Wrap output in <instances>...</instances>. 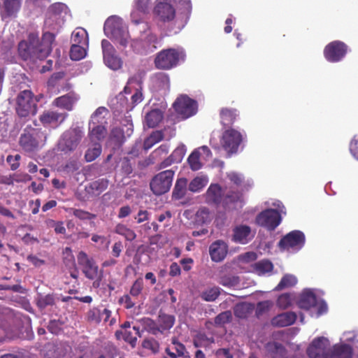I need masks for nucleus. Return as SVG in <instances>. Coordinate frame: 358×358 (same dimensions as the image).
Masks as SVG:
<instances>
[{"label":"nucleus","mask_w":358,"mask_h":358,"mask_svg":"<svg viewBox=\"0 0 358 358\" xmlns=\"http://www.w3.org/2000/svg\"><path fill=\"white\" fill-rule=\"evenodd\" d=\"M191 10L190 0H157L153 12L159 21L171 24L177 33L186 24Z\"/></svg>","instance_id":"nucleus-1"},{"label":"nucleus","mask_w":358,"mask_h":358,"mask_svg":"<svg viewBox=\"0 0 358 358\" xmlns=\"http://www.w3.org/2000/svg\"><path fill=\"white\" fill-rule=\"evenodd\" d=\"M105 34L118 43L122 47H127L129 43V34L123 24L122 20L117 16H110L105 22L103 26Z\"/></svg>","instance_id":"nucleus-2"},{"label":"nucleus","mask_w":358,"mask_h":358,"mask_svg":"<svg viewBox=\"0 0 358 358\" xmlns=\"http://www.w3.org/2000/svg\"><path fill=\"white\" fill-rule=\"evenodd\" d=\"M185 53L181 48H167L159 52L154 60L155 66L160 70H170L184 61Z\"/></svg>","instance_id":"nucleus-3"},{"label":"nucleus","mask_w":358,"mask_h":358,"mask_svg":"<svg viewBox=\"0 0 358 358\" xmlns=\"http://www.w3.org/2000/svg\"><path fill=\"white\" fill-rule=\"evenodd\" d=\"M244 140L243 134L232 128L226 129L222 134L220 144L229 155L236 154Z\"/></svg>","instance_id":"nucleus-4"},{"label":"nucleus","mask_w":358,"mask_h":358,"mask_svg":"<svg viewBox=\"0 0 358 358\" xmlns=\"http://www.w3.org/2000/svg\"><path fill=\"white\" fill-rule=\"evenodd\" d=\"M176 170L171 169L159 172L150 182V187L154 194L159 196L168 192L172 185Z\"/></svg>","instance_id":"nucleus-5"},{"label":"nucleus","mask_w":358,"mask_h":358,"mask_svg":"<svg viewBox=\"0 0 358 358\" xmlns=\"http://www.w3.org/2000/svg\"><path fill=\"white\" fill-rule=\"evenodd\" d=\"M41 132L32 127H27L19 138V145L25 152L33 153L40 148Z\"/></svg>","instance_id":"nucleus-6"},{"label":"nucleus","mask_w":358,"mask_h":358,"mask_svg":"<svg viewBox=\"0 0 358 358\" xmlns=\"http://www.w3.org/2000/svg\"><path fill=\"white\" fill-rule=\"evenodd\" d=\"M16 111L22 117H27L29 114L35 115L36 113L37 105L31 91L24 90L19 94L17 98Z\"/></svg>","instance_id":"nucleus-7"},{"label":"nucleus","mask_w":358,"mask_h":358,"mask_svg":"<svg viewBox=\"0 0 358 358\" xmlns=\"http://www.w3.org/2000/svg\"><path fill=\"white\" fill-rule=\"evenodd\" d=\"M304 234L299 230H294L284 236L278 242V247L281 250L298 251L305 244Z\"/></svg>","instance_id":"nucleus-8"},{"label":"nucleus","mask_w":358,"mask_h":358,"mask_svg":"<svg viewBox=\"0 0 358 358\" xmlns=\"http://www.w3.org/2000/svg\"><path fill=\"white\" fill-rule=\"evenodd\" d=\"M173 107L176 112L181 115L183 119H187L196 114L197 103L187 95H182L177 98L173 104Z\"/></svg>","instance_id":"nucleus-9"},{"label":"nucleus","mask_w":358,"mask_h":358,"mask_svg":"<svg viewBox=\"0 0 358 358\" xmlns=\"http://www.w3.org/2000/svg\"><path fill=\"white\" fill-rule=\"evenodd\" d=\"M348 52V45L340 41H334L327 44L324 49V56L329 62L341 61Z\"/></svg>","instance_id":"nucleus-10"},{"label":"nucleus","mask_w":358,"mask_h":358,"mask_svg":"<svg viewBox=\"0 0 358 358\" xmlns=\"http://www.w3.org/2000/svg\"><path fill=\"white\" fill-rule=\"evenodd\" d=\"M281 222V216L278 211L268 208L257 215L256 222L258 225L264 227L270 231L274 230Z\"/></svg>","instance_id":"nucleus-11"},{"label":"nucleus","mask_w":358,"mask_h":358,"mask_svg":"<svg viewBox=\"0 0 358 358\" xmlns=\"http://www.w3.org/2000/svg\"><path fill=\"white\" fill-rule=\"evenodd\" d=\"M67 6L62 3H55L48 9L45 24L51 29L56 25H60L63 22L62 14L66 13Z\"/></svg>","instance_id":"nucleus-12"},{"label":"nucleus","mask_w":358,"mask_h":358,"mask_svg":"<svg viewBox=\"0 0 358 358\" xmlns=\"http://www.w3.org/2000/svg\"><path fill=\"white\" fill-rule=\"evenodd\" d=\"M329 341L324 337L315 338L307 349L310 358H328Z\"/></svg>","instance_id":"nucleus-13"},{"label":"nucleus","mask_w":358,"mask_h":358,"mask_svg":"<svg viewBox=\"0 0 358 358\" xmlns=\"http://www.w3.org/2000/svg\"><path fill=\"white\" fill-rule=\"evenodd\" d=\"M78 262L82 267L85 277L90 280L96 278L99 275V266L94 259L90 257L86 252L80 251L78 255Z\"/></svg>","instance_id":"nucleus-14"},{"label":"nucleus","mask_w":358,"mask_h":358,"mask_svg":"<svg viewBox=\"0 0 358 358\" xmlns=\"http://www.w3.org/2000/svg\"><path fill=\"white\" fill-rule=\"evenodd\" d=\"M111 314V311L107 308L101 310L99 307H93L87 312L86 320L90 323L98 324L101 322L102 317H104L103 322H108L110 325H113L115 324V320L114 318L110 320Z\"/></svg>","instance_id":"nucleus-15"},{"label":"nucleus","mask_w":358,"mask_h":358,"mask_svg":"<svg viewBox=\"0 0 358 358\" xmlns=\"http://www.w3.org/2000/svg\"><path fill=\"white\" fill-rule=\"evenodd\" d=\"M82 137V131L77 128L66 131L62 136L63 150L73 151L76 150Z\"/></svg>","instance_id":"nucleus-16"},{"label":"nucleus","mask_w":358,"mask_h":358,"mask_svg":"<svg viewBox=\"0 0 358 358\" xmlns=\"http://www.w3.org/2000/svg\"><path fill=\"white\" fill-rule=\"evenodd\" d=\"M68 117L66 113H59L54 110H45L39 117L40 122L43 126L56 127L61 124Z\"/></svg>","instance_id":"nucleus-17"},{"label":"nucleus","mask_w":358,"mask_h":358,"mask_svg":"<svg viewBox=\"0 0 358 358\" xmlns=\"http://www.w3.org/2000/svg\"><path fill=\"white\" fill-rule=\"evenodd\" d=\"M228 253V245L222 240H217L211 243L209 247V254L214 262L223 261Z\"/></svg>","instance_id":"nucleus-18"},{"label":"nucleus","mask_w":358,"mask_h":358,"mask_svg":"<svg viewBox=\"0 0 358 358\" xmlns=\"http://www.w3.org/2000/svg\"><path fill=\"white\" fill-rule=\"evenodd\" d=\"M243 201V192L233 187H225L224 189L222 206L225 208H229L231 205Z\"/></svg>","instance_id":"nucleus-19"},{"label":"nucleus","mask_w":358,"mask_h":358,"mask_svg":"<svg viewBox=\"0 0 358 358\" xmlns=\"http://www.w3.org/2000/svg\"><path fill=\"white\" fill-rule=\"evenodd\" d=\"M224 189L217 183L211 184L205 194L206 201L208 204L222 205Z\"/></svg>","instance_id":"nucleus-20"},{"label":"nucleus","mask_w":358,"mask_h":358,"mask_svg":"<svg viewBox=\"0 0 358 358\" xmlns=\"http://www.w3.org/2000/svg\"><path fill=\"white\" fill-rule=\"evenodd\" d=\"M251 234H252L250 227L240 224L235 227L233 229L232 241L241 244H246L253 237Z\"/></svg>","instance_id":"nucleus-21"},{"label":"nucleus","mask_w":358,"mask_h":358,"mask_svg":"<svg viewBox=\"0 0 358 358\" xmlns=\"http://www.w3.org/2000/svg\"><path fill=\"white\" fill-rule=\"evenodd\" d=\"M137 336L140 335V328L134 326L131 329L117 330L115 331V337L117 340H124L132 347H135L137 341Z\"/></svg>","instance_id":"nucleus-22"},{"label":"nucleus","mask_w":358,"mask_h":358,"mask_svg":"<svg viewBox=\"0 0 358 358\" xmlns=\"http://www.w3.org/2000/svg\"><path fill=\"white\" fill-rule=\"evenodd\" d=\"M296 318L295 313L289 311L277 315L272 318L271 323L273 327H285L293 324Z\"/></svg>","instance_id":"nucleus-23"},{"label":"nucleus","mask_w":358,"mask_h":358,"mask_svg":"<svg viewBox=\"0 0 358 358\" xmlns=\"http://www.w3.org/2000/svg\"><path fill=\"white\" fill-rule=\"evenodd\" d=\"M22 0H0L2 17L15 15L21 7Z\"/></svg>","instance_id":"nucleus-24"},{"label":"nucleus","mask_w":358,"mask_h":358,"mask_svg":"<svg viewBox=\"0 0 358 358\" xmlns=\"http://www.w3.org/2000/svg\"><path fill=\"white\" fill-rule=\"evenodd\" d=\"M238 112L235 108H222L220 111V123L224 127H231L236 122Z\"/></svg>","instance_id":"nucleus-25"},{"label":"nucleus","mask_w":358,"mask_h":358,"mask_svg":"<svg viewBox=\"0 0 358 358\" xmlns=\"http://www.w3.org/2000/svg\"><path fill=\"white\" fill-rule=\"evenodd\" d=\"M77 100L78 97L76 94L73 92H70L56 98L53 101V105L57 107L64 108L68 111H71L73 110V105Z\"/></svg>","instance_id":"nucleus-26"},{"label":"nucleus","mask_w":358,"mask_h":358,"mask_svg":"<svg viewBox=\"0 0 358 358\" xmlns=\"http://www.w3.org/2000/svg\"><path fill=\"white\" fill-rule=\"evenodd\" d=\"M297 304L301 309L309 310L317 306L316 295L310 290H306L301 294Z\"/></svg>","instance_id":"nucleus-27"},{"label":"nucleus","mask_w":358,"mask_h":358,"mask_svg":"<svg viewBox=\"0 0 358 358\" xmlns=\"http://www.w3.org/2000/svg\"><path fill=\"white\" fill-rule=\"evenodd\" d=\"M90 133L89 136L92 142L99 141L103 139L106 135L107 130L104 124H92L90 122L89 124Z\"/></svg>","instance_id":"nucleus-28"},{"label":"nucleus","mask_w":358,"mask_h":358,"mask_svg":"<svg viewBox=\"0 0 358 358\" xmlns=\"http://www.w3.org/2000/svg\"><path fill=\"white\" fill-rule=\"evenodd\" d=\"M265 349L271 358H283L287 352L285 348L278 342L268 343Z\"/></svg>","instance_id":"nucleus-29"},{"label":"nucleus","mask_w":358,"mask_h":358,"mask_svg":"<svg viewBox=\"0 0 358 358\" xmlns=\"http://www.w3.org/2000/svg\"><path fill=\"white\" fill-rule=\"evenodd\" d=\"M51 51L52 48L48 46L43 45V44L41 43L34 49L31 48L30 46H27V52L23 53L22 57L27 58L28 55L33 54V57L39 59H43L50 55Z\"/></svg>","instance_id":"nucleus-30"},{"label":"nucleus","mask_w":358,"mask_h":358,"mask_svg":"<svg viewBox=\"0 0 358 358\" xmlns=\"http://www.w3.org/2000/svg\"><path fill=\"white\" fill-rule=\"evenodd\" d=\"M108 186V180L105 178H101L93 181L86 187L87 192L95 196H99L105 191Z\"/></svg>","instance_id":"nucleus-31"},{"label":"nucleus","mask_w":358,"mask_h":358,"mask_svg":"<svg viewBox=\"0 0 358 358\" xmlns=\"http://www.w3.org/2000/svg\"><path fill=\"white\" fill-rule=\"evenodd\" d=\"M329 358H352V348L347 344L335 345Z\"/></svg>","instance_id":"nucleus-32"},{"label":"nucleus","mask_w":358,"mask_h":358,"mask_svg":"<svg viewBox=\"0 0 358 358\" xmlns=\"http://www.w3.org/2000/svg\"><path fill=\"white\" fill-rule=\"evenodd\" d=\"M163 119V114L159 109H154L147 113L145 120L149 128L156 127Z\"/></svg>","instance_id":"nucleus-33"},{"label":"nucleus","mask_w":358,"mask_h":358,"mask_svg":"<svg viewBox=\"0 0 358 358\" xmlns=\"http://www.w3.org/2000/svg\"><path fill=\"white\" fill-rule=\"evenodd\" d=\"M187 180L185 178H181L176 180L173 191V197L176 199L183 198L186 194Z\"/></svg>","instance_id":"nucleus-34"},{"label":"nucleus","mask_w":358,"mask_h":358,"mask_svg":"<svg viewBox=\"0 0 358 358\" xmlns=\"http://www.w3.org/2000/svg\"><path fill=\"white\" fill-rule=\"evenodd\" d=\"M114 232L124 236L128 241H132L136 238V234L134 231L129 229L124 224H117L114 229Z\"/></svg>","instance_id":"nucleus-35"},{"label":"nucleus","mask_w":358,"mask_h":358,"mask_svg":"<svg viewBox=\"0 0 358 358\" xmlns=\"http://www.w3.org/2000/svg\"><path fill=\"white\" fill-rule=\"evenodd\" d=\"M172 344L174 346V350L176 352H173L169 348H166L165 352L171 358H177L178 357H185V352L186 351V348L185 345L178 342V341L173 338L172 339Z\"/></svg>","instance_id":"nucleus-36"},{"label":"nucleus","mask_w":358,"mask_h":358,"mask_svg":"<svg viewBox=\"0 0 358 358\" xmlns=\"http://www.w3.org/2000/svg\"><path fill=\"white\" fill-rule=\"evenodd\" d=\"M158 323L162 332L169 330L175 323V317L172 315L160 313L158 317Z\"/></svg>","instance_id":"nucleus-37"},{"label":"nucleus","mask_w":358,"mask_h":358,"mask_svg":"<svg viewBox=\"0 0 358 358\" xmlns=\"http://www.w3.org/2000/svg\"><path fill=\"white\" fill-rule=\"evenodd\" d=\"M164 138V134L162 131H155L145 139L143 142V148L146 150L150 149L154 145L160 142Z\"/></svg>","instance_id":"nucleus-38"},{"label":"nucleus","mask_w":358,"mask_h":358,"mask_svg":"<svg viewBox=\"0 0 358 358\" xmlns=\"http://www.w3.org/2000/svg\"><path fill=\"white\" fill-rule=\"evenodd\" d=\"M88 45L72 44L70 50V58L74 61L83 59L87 54L86 48Z\"/></svg>","instance_id":"nucleus-39"},{"label":"nucleus","mask_w":358,"mask_h":358,"mask_svg":"<svg viewBox=\"0 0 358 358\" xmlns=\"http://www.w3.org/2000/svg\"><path fill=\"white\" fill-rule=\"evenodd\" d=\"M208 182L207 176H196L189 182L188 189L192 192H199L207 185Z\"/></svg>","instance_id":"nucleus-40"},{"label":"nucleus","mask_w":358,"mask_h":358,"mask_svg":"<svg viewBox=\"0 0 358 358\" xmlns=\"http://www.w3.org/2000/svg\"><path fill=\"white\" fill-rule=\"evenodd\" d=\"M71 43L76 45H88V36L85 30L76 29L72 33Z\"/></svg>","instance_id":"nucleus-41"},{"label":"nucleus","mask_w":358,"mask_h":358,"mask_svg":"<svg viewBox=\"0 0 358 358\" xmlns=\"http://www.w3.org/2000/svg\"><path fill=\"white\" fill-rule=\"evenodd\" d=\"M297 283V278L292 274H285L275 287V291H280L285 288L294 286Z\"/></svg>","instance_id":"nucleus-42"},{"label":"nucleus","mask_w":358,"mask_h":358,"mask_svg":"<svg viewBox=\"0 0 358 358\" xmlns=\"http://www.w3.org/2000/svg\"><path fill=\"white\" fill-rule=\"evenodd\" d=\"M220 295V289L218 287L214 286L210 287L201 294V298L205 301H214Z\"/></svg>","instance_id":"nucleus-43"},{"label":"nucleus","mask_w":358,"mask_h":358,"mask_svg":"<svg viewBox=\"0 0 358 358\" xmlns=\"http://www.w3.org/2000/svg\"><path fill=\"white\" fill-rule=\"evenodd\" d=\"M55 303V296L52 294L46 295L38 294L36 298V305L41 309H44L49 306H53Z\"/></svg>","instance_id":"nucleus-44"},{"label":"nucleus","mask_w":358,"mask_h":358,"mask_svg":"<svg viewBox=\"0 0 358 358\" xmlns=\"http://www.w3.org/2000/svg\"><path fill=\"white\" fill-rule=\"evenodd\" d=\"M254 268L259 275L272 271L273 265L268 259H262L255 264Z\"/></svg>","instance_id":"nucleus-45"},{"label":"nucleus","mask_w":358,"mask_h":358,"mask_svg":"<svg viewBox=\"0 0 358 358\" xmlns=\"http://www.w3.org/2000/svg\"><path fill=\"white\" fill-rule=\"evenodd\" d=\"M187 162L190 169L192 171H198L202 167L200 162V152L198 150H194L187 158Z\"/></svg>","instance_id":"nucleus-46"},{"label":"nucleus","mask_w":358,"mask_h":358,"mask_svg":"<svg viewBox=\"0 0 358 358\" xmlns=\"http://www.w3.org/2000/svg\"><path fill=\"white\" fill-rule=\"evenodd\" d=\"M217 282L224 287H234L237 286L239 282V278L232 275H221Z\"/></svg>","instance_id":"nucleus-47"},{"label":"nucleus","mask_w":358,"mask_h":358,"mask_svg":"<svg viewBox=\"0 0 358 358\" xmlns=\"http://www.w3.org/2000/svg\"><path fill=\"white\" fill-rule=\"evenodd\" d=\"M101 153V145L99 143H95L93 147L89 148L85 155V159L87 162L95 160Z\"/></svg>","instance_id":"nucleus-48"},{"label":"nucleus","mask_w":358,"mask_h":358,"mask_svg":"<svg viewBox=\"0 0 358 358\" xmlns=\"http://www.w3.org/2000/svg\"><path fill=\"white\" fill-rule=\"evenodd\" d=\"M103 60L105 64L113 70L119 69L122 66V61L115 53L105 56Z\"/></svg>","instance_id":"nucleus-49"},{"label":"nucleus","mask_w":358,"mask_h":358,"mask_svg":"<svg viewBox=\"0 0 358 358\" xmlns=\"http://www.w3.org/2000/svg\"><path fill=\"white\" fill-rule=\"evenodd\" d=\"M234 313L236 317L245 319L248 317L250 313V308L248 304L239 303L234 307Z\"/></svg>","instance_id":"nucleus-50"},{"label":"nucleus","mask_w":358,"mask_h":358,"mask_svg":"<svg viewBox=\"0 0 358 358\" xmlns=\"http://www.w3.org/2000/svg\"><path fill=\"white\" fill-rule=\"evenodd\" d=\"M292 299V295L290 293H284L278 296L276 303L280 308L287 309L291 306Z\"/></svg>","instance_id":"nucleus-51"},{"label":"nucleus","mask_w":358,"mask_h":358,"mask_svg":"<svg viewBox=\"0 0 358 358\" xmlns=\"http://www.w3.org/2000/svg\"><path fill=\"white\" fill-rule=\"evenodd\" d=\"M108 110L105 107H99L95 112L92 114L91 117L90 122H92V124H106V121L105 120V117L103 116L101 117V115L103 113H107Z\"/></svg>","instance_id":"nucleus-52"},{"label":"nucleus","mask_w":358,"mask_h":358,"mask_svg":"<svg viewBox=\"0 0 358 358\" xmlns=\"http://www.w3.org/2000/svg\"><path fill=\"white\" fill-rule=\"evenodd\" d=\"M73 216L81 220H90L96 217V215L82 209L74 208L72 210Z\"/></svg>","instance_id":"nucleus-53"},{"label":"nucleus","mask_w":358,"mask_h":358,"mask_svg":"<svg viewBox=\"0 0 358 358\" xmlns=\"http://www.w3.org/2000/svg\"><path fill=\"white\" fill-rule=\"evenodd\" d=\"M145 329L152 334L157 335L159 332L162 333L160 326H157L152 319L147 318L144 321Z\"/></svg>","instance_id":"nucleus-54"},{"label":"nucleus","mask_w":358,"mask_h":358,"mask_svg":"<svg viewBox=\"0 0 358 358\" xmlns=\"http://www.w3.org/2000/svg\"><path fill=\"white\" fill-rule=\"evenodd\" d=\"M231 319V313L230 311H224L218 314L214 320L216 325H222L230 322Z\"/></svg>","instance_id":"nucleus-55"},{"label":"nucleus","mask_w":358,"mask_h":358,"mask_svg":"<svg viewBox=\"0 0 358 358\" xmlns=\"http://www.w3.org/2000/svg\"><path fill=\"white\" fill-rule=\"evenodd\" d=\"M273 306V302L271 301H260L257 304L256 315L260 316L264 313L268 311Z\"/></svg>","instance_id":"nucleus-56"},{"label":"nucleus","mask_w":358,"mask_h":358,"mask_svg":"<svg viewBox=\"0 0 358 358\" xmlns=\"http://www.w3.org/2000/svg\"><path fill=\"white\" fill-rule=\"evenodd\" d=\"M142 346L156 353L159 350V343L154 338H146L143 341Z\"/></svg>","instance_id":"nucleus-57"},{"label":"nucleus","mask_w":358,"mask_h":358,"mask_svg":"<svg viewBox=\"0 0 358 358\" xmlns=\"http://www.w3.org/2000/svg\"><path fill=\"white\" fill-rule=\"evenodd\" d=\"M143 288V280L139 278L135 280L130 289V294L133 296H138Z\"/></svg>","instance_id":"nucleus-58"},{"label":"nucleus","mask_w":358,"mask_h":358,"mask_svg":"<svg viewBox=\"0 0 358 358\" xmlns=\"http://www.w3.org/2000/svg\"><path fill=\"white\" fill-rule=\"evenodd\" d=\"M121 171L124 176H129L133 172V166L128 157H124L121 162Z\"/></svg>","instance_id":"nucleus-59"},{"label":"nucleus","mask_w":358,"mask_h":358,"mask_svg":"<svg viewBox=\"0 0 358 358\" xmlns=\"http://www.w3.org/2000/svg\"><path fill=\"white\" fill-rule=\"evenodd\" d=\"M48 225L50 227H53L55 232L57 234H66V230L62 222H56L53 220H49Z\"/></svg>","instance_id":"nucleus-60"},{"label":"nucleus","mask_w":358,"mask_h":358,"mask_svg":"<svg viewBox=\"0 0 358 358\" xmlns=\"http://www.w3.org/2000/svg\"><path fill=\"white\" fill-rule=\"evenodd\" d=\"M21 159V156L19 154L13 156L9 155L7 156L6 162L10 164V169L12 171H15L20 167V161Z\"/></svg>","instance_id":"nucleus-61"},{"label":"nucleus","mask_w":358,"mask_h":358,"mask_svg":"<svg viewBox=\"0 0 358 358\" xmlns=\"http://www.w3.org/2000/svg\"><path fill=\"white\" fill-rule=\"evenodd\" d=\"M210 339L207 337V336L204 334H199L194 338V345L195 347H202L206 345Z\"/></svg>","instance_id":"nucleus-62"},{"label":"nucleus","mask_w":358,"mask_h":358,"mask_svg":"<svg viewBox=\"0 0 358 358\" xmlns=\"http://www.w3.org/2000/svg\"><path fill=\"white\" fill-rule=\"evenodd\" d=\"M227 178L232 183L238 187L241 186L244 181L243 176L241 174L236 172H231L227 173Z\"/></svg>","instance_id":"nucleus-63"},{"label":"nucleus","mask_w":358,"mask_h":358,"mask_svg":"<svg viewBox=\"0 0 358 358\" xmlns=\"http://www.w3.org/2000/svg\"><path fill=\"white\" fill-rule=\"evenodd\" d=\"M350 151L352 156L358 160V135H355L350 141Z\"/></svg>","instance_id":"nucleus-64"}]
</instances>
